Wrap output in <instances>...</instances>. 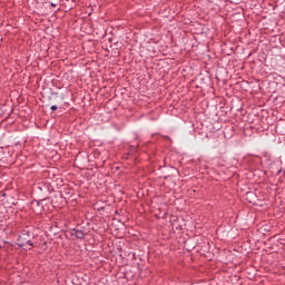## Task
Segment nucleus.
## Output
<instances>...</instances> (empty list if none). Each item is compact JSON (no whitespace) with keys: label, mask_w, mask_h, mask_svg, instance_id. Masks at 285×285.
Masks as SVG:
<instances>
[{"label":"nucleus","mask_w":285,"mask_h":285,"mask_svg":"<svg viewBox=\"0 0 285 285\" xmlns=\"http://www.w3.org/2000/svg\"><path fill=\"white\" fill-rule=\"evenodd\" d=\"M248 195H253V193H249Z\"/></svg>","instance_id":"5"},{"label":"nucleus","mask_w":285,"mask_h":285,"mask_svg":"<svg viewBox=\"0 0 285 285\" xmlns=\"http://www.w3.org/2000/svg\"><path fill=\"white\" fill-rule=\"evenodd\" d=\"M71 236L76 237L77 239H83V237H86V234L81 229L73 228L71 229Z\"/></svg>","instance_id":"2"},{"label":"nucleus","mask_w":285,"mask_h":285,"mask_svg":"<svg viewBox=\"0 0 285 285\" xmlns=\"http://www.w3.org/2000/svg\"><path fill=\"white\" fill-rule=\"evenodd\" d=\"M57 108H59V107H57V105H52V106L50 107V110L55 111V110H57Z\"/></svg>","instance_id":"3"},{"label":"nucleus","mask_w":285,"mask_h":285,"mask_svg":"<svg viewBox=\"0 0 285 285\" xmlns=\"http://www.w3.org/2000/svg\"><path fill=\"white\" fill-rule=\"evenodd\" d=\"M30 235H32L31 233H30V230H26V229H23L22 232H21V235L19 236V238H18V246L20 247V248H23V246H27V244H28V246H33L35 244L32 243V240L30 239Z\"/></svg>","instance_id":"1"},{"label":"nucleus","mask_w":285,"mask_h":285,"mask_svg":"<svg viewBox=\"0 0 285 285\" xmlns=\"http://www.w3.org/2000/svg\"><path fill=\"white\" fill-rule=\"evenodd\" d=\"M50 6H51V8H57V3H55V2H51Z\"/></svg>","instance_id":"4"}]
</instances>
